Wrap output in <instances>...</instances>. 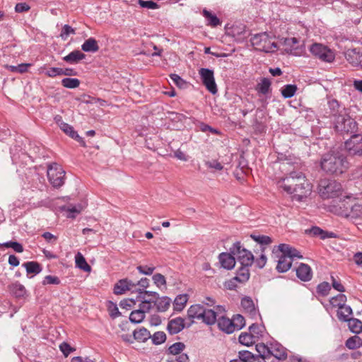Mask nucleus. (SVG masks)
Masks as SVG:
<instances>
[{"instance_id":"obj_37","label":"nucleus","mask_w":362,"mask_h":362,"mask_svg":"<svg viewBox=\"0 0 362 362\" xmlns=\"http://www.w3.org/2000/svg\"><path fill=\"white\" fill-rule=\"evenodd\" d=\"M188 300L187 295H178L173 303V308L175 311H182Z\"/></svg>"},{"instance_id":"obj_57","label":"nucleus","mask_w":362,"mask_h":362,"mask_svg":"<svg viewBox=\"0 0 362 362\" xmlns=\"http://www.w3.org/2000/svg\"><path fill=\"white\" fill-rule=\"evenodd\" d=\"M59 349L65 357H67L71 352L76 350L75 348L71 347L69 344L65 341L59 345Z\"/></svg>"},{"instance_id":"obj_56","label":"nucleus","mask_w":362,"mask_h":362,"mask_svg":"<svg viewBox=\"0 0 362 362\" xmlns=\"http://www.w3.org/2000/svg\"><path fill=\"white\" fill-rule=\"evenodd\" d=\"M46 74L50 77H54L58 75H69L70 76L71 74L64 72V70L61 68L53 67V68L49 69L47 71Z\"/></svg>"},{"instance_id":"obj_17","label":"nucleus","mask_w":362,"mask_h":362,"mask_svg":"<svg viewBox=\"0 0 362 362\" xmlns=\"http://www.w3.org/2000/svg\"><path fill=\"white\" fill-rule=\"evenodd\" d=\"M349 200H340L339 202L331 204L328 206L329 211L335 215L345 217L347 215V209L349 205Z\"/></svg>"},{"instance_id":"obj_9","label":"nucleus","mask_w":362,"mask_h":362,"mask_svg":"<svg viewBox=\"0 0 362 362\" xmlns=\"http://www.w3.org/2000/svg\"><path fill=\"white\" fill-rule=\"evenodd\" d=\"M285 52L294 56H302L305 52L303 41L297 37H287L284 41Z\"/></svg>"},{"instance_id":"obj_50","label":"nucleus","mask_w":362,"mask_h":362,"mask_svg":"<svg viewBox=\"0 0 362 362\" xmlns=\"http://www.w3.org/2000/svg\"><path fill=\"white\" fill-rule=\"evenodd\" d=\"M198 127L199 130L202 131V132H209L211 134L214 135H220L221 134L219 129L214 128L204 122H200L199 124L198 125Z\"/></svg>"},{"instance_id":"obj_64","label":"nucleus","mask_w":362,"mask_h":362,"mask_svg":"<svg viewBox=\"0 0 362 362\" xmlns=\"http://www.w3.org/2000/svg\"><path fill=\"white\" fill-rule=\"evenodd\" d=\"M138 2H139V4L142 8H150V9H156V8H158V4L153 1L139 0Z\"/></svg>"},{"instance_id":"obj_8","label":"nucleus","mask_w":362,"mask_h":362,"mask_svg":"<svg viewBox=\"0 0 362 362\" xmlns=\"http://www.w3.org/2000/svg\"><path fill=\"white\" fill-rule=\"evenodd\" d=\"M310 53L322 62L332 63L334 61L335 53L327 46L315 42L309 48Z\"/></svg>"},{"instance_id":"obj_38","label":"nucleus","mask_w":362,"mask_h":362,"mask_svg":"<svg viewBox=\"0 0 362 362\" xmlns=\"http://www.w3.org/2000/svg\"><path fill=\"white\" fill-rule=\"evenodd\" d=\"M84 52H97L99 49L97 41L94 38H89L86 40L81 46Z\"/></svg>"},{"instance_id":"obj_18","label":"nucleus","mask_w":362,"mask_h":362,"mask_svg":"<svg viewBox=\"0 0 362 362\" xmlns=\"http://www.w3.org/2000/svg\"><path fill=\"white\" fill-rule=\"evenodd\" d=\"M297 277L303 281H309L313 277V271L311 267L305 263H300L296 269Z\"/></svg>"},{"instance_id":"obj_52","label":"nucleus","mask_w":362,"mask_h":362,"mask_svg":"<svg viewBox=\"0 0 362 362\" xmlns=\"http://www.w3.org/2000/svg\"><path fill=\"white\" fill-rule=\"evenodd\" d=\"M331 286L328 282L323 281L317 286V292L322 296H326L329 294Z\"/></svg>"},{"instance_id":"obj_61","label":"nucleus","mask_w":362,"mask_h":362,"mask_svg":"<svg viewBox=\"0 0 362 362\" xmlns=\"http://www.w3.org/2000/svg\"><path fill=\"white\" fill-rule=\"evenodd\" d=\"M136 305V300L133 298L124 299L120 301L119 305L122 308L129 310Z\"/></svg>"},{"instance_id":"obj_42","label":"nucleus","mask_w":362,"mask_h":362,"mask_svg":"<svg viewBox=\"0 0 362 362\" xmlns=\"http://www.w3.org/2000/svg\"><path fill=\"white\" fill-rule=\"evenodd\" d=\"M127 279L119 280L114 286L113 292L115 295H122L127 291H129V287L127 284Z\"/></svg>"},{"instance_id":"obj_31","label":"nucleus","mask_w":362,"mask_h":362,"mask_svg":"<svg viewBox=\"0 0 362 362\" xmlns=\"http://www.w3.org/2000/svg\"><path fill=\"white\" fill-rule=\"evenodd\" d=\"M353 312L352 309L349 305H345L341 308H339L337 310V317L340 321L347 322L351 317Z\"/></svg>"},{"instance_id":"obj_40","label":"nucleus","mask_w":362,"mask_h":362,"mask_svg":"<svg viewBox=\"0 0 362 362\" xmlns=\"http://www.w3.org/2000/svg\"><path fill=\"white\" fill-rule=\"evenodd\" d=\"M346 322L351 332L359 334L362 332V322L360 320L352 317Z\"/></svg>"},{"instance_id":"obj_58","label":"nucleus","mask_w":362,"mask_h":362,"mask_svg":"<svg viewBox=\"0 0 362 362\" xmlns=\"http://www.w3.org/2000/svg\"><path fill=\"white\" fill-rule=\"evenodd\" d=\"M152 279L153 283L158 286L160 287L161 286L166 285V280L165 276L161 274H156L153 276Z\"/></svg>"},{"instance_id":"obj_44","label":"nucleus","mask_w":362,"mask_h":362,"mask_svg":"<svg viewBox=\"0 0 362 362\" xmlns=\"http://www.w3.org/2000/svg\"><path fill=\"white\" fill-rule=\"evenodd\" d=\"M346 296L344 294L339 293L336 296L332 297L329 300V303L333 307H338L339 308L346 305L345 302L346 301Z\"/></svg>"},{"instance_id":"obj_32","label":"nucleus","mask_w":362,"mask_h":362,"mask_svg":"<svg viewBox=\"0 0 362 362\" xmlns=\"http://www.w3.org/2000/svg\"><path fill=\"white\" fill-rule=\"evenodd\" d=\"M133 337L136 341L145 342L151 338V333L146 328L141 327L133 332Z\"/></svg>"},{"instance_id":"obj_51","label":"nucleus","mask_w":362,"mask_h":362,"mask_svg":"<svg viewBox=\"0 0 362 362\" xmlns=\"http://www.w3.org/2000/svg\"><path fill=\"white\" fill-rule=\"evenodd\" d=\"M62 85L67 88H76L80 84L78 78H65L62 81Z\"/></svg>"},{"instance_id":"obj_11","label":"nucleus","mask_w":362,"mask_h":362,"mask_svg":"<svg viewBox=\"0 0 362 362\" xmlns=\"http://www.w3.org/2000/svg\"><path fill=\"white\" fill-rule=\"evenodd\" d=\"M54 120L63 132L78 141L82 146H86L83 139L78 134L72 126L63 121L62 116L56 115Z\"/></svg>"},{"instance_id":"obj_62","label":"nucleus","mask_w":362,"mask_h":362,"mask_svg":"<svg viewBox=\"0 0 362 362\" xmlns=\"http://www.w3.org/2000/svg\"><path fill=\"white\" fill-rule=\"evenodd\" d=\"M71 34H75V30L69 25H64L60 35L62 38L66 40Z\"/></svg>"},{"instance_id":"obj_12","label":"nucleus","mask_w":362,"mask_h":362,"mask_svg":"<svg viewBox=\"0 0 362 362\" xmlns=\"http://www.w3.org/2000/svg\"><path fill=\"white\" fill-rule=\"evenodd\" d=\"M345 148L349 154L362 156V135L354 134L345 142Z\"/></svg>"},{"instance_id":"obj_43","label":"nucleus","mask_w":362,"mask_h":362,"mask_svg":"<svg viewBox=\"0 0 362 362\" xmlns=\"http://www.w3.org/2000/svg\"><path fill=\"white\" fill-rule=\"evenodd\" d=\"M329 109L330 110V114L335 118L340 114V105L339 102L335 99H330L327 101Z\"/></svg>"},{"instance_id":"obj_4","label":"nucleus","mask_w":362,"mask_h":362,"mask_svg":"<svg viewBox=\"0 0 362 362\" xmlns=\"http://www.w3.org/2000/svg\"><path fill=\"white\" fill-rule=\"evenodd\" d=\"M318 190L322 199H332L341 194V185L334 180L322 179L320 181Z\"/></svg>"},{"instance_id":"obj_10","label":"nucleus","mask_w":362,"mask_h":362,"mask_svg":"<svg viewBox=\"0 0 362 362\" xmlns=\"http://www.w3.org/2000/svg\"><path fill=\"white\" fill-rule=\"evenodd\" d=\"M230 253L240 263L239 268H249V251L243 247L240 242H236L230 248Z\"/></svg>"},{"instance_id":"obj_5","label":"nucleus","mask_w":362,"mask_h":362,"mask_svg":"<svg viewBox=\"0 0 362 362\" xmlns=\"http://www.w3.org/2000/svg\"><path fill=\"white\" fill-rule=\"evenodd\" d=\"M250 44L254 49L264 52H274L277 49L276 44L266 33L255 35L250 39Z\"/></svg>"},{"instance_id":"obj_1","label":"nucleus","mask_w":362,"mask_h":362,"mask_svg":"<svg viewBox=\"0 0 362 362\" xmlns=\"http://www.w3.org/2000/svg\"><path fill=\"white\" fill-rule=\"evenodd\" d=\"M279 184L285 192L293 194V199L298 202H302L312 192V185L302 171H291Z\"/></svg>"},{"instance_id":"obj_33","label":"nucleus","mask_w":362,"mask_h":362,"mask_svg":"<svg viewBox=\"0 0 362 362\" xmlns=\"http://www.w3.org/2000/svg\"><path fill=\"white\" fill-rule=\"evenodd\" d=\"M257 256L259 257L255 259L254 255L250 252V266L252 264H254L257 268L262 269L266 264L267 257L264 252H259V254L257 255Z\"/></svg>"},{"instance_id":"obj_15","label":"nucleus","mask_w":362,"mask_h":362,"mask_svg":"<svg viewBox=\"0 0 362 362\" xmlns=\"http://www.w3.org/2000/svg\"><path fill=\"white\" fill-rule=\"evenodd\" d=\"M249 279V268H238L236 276L230 279L226 284L229 290H233L236 288V282L245 283Z\"/></svg>"},{"instance_id":"obj_20","label":"nucleus","mask_w":362,"mask_h":362,"mask_svg":"<svg viewBox=\"0 0 362 362\" xmlns=\"http://www.w3.org/2000/svg\"><path fill=\"white\" fill-rule=\"evenodd\" d=\"M248 170L249 168L247 166V160H245L243 156H241L238 167L234 173L236 179L240 182H245L247 180L246 177L247 176Z\"/></svg>"},{"instance_id":"obj_29","label":"nucleus","mask_w":362,"mask_h":362,"mask_svg":"<svg viewBox=\"0 0 362 362\" xmlns=\"http://www.w3.org/2000/svg\"><path fill=\"white\" fill-rule=\"evenodd\" d=\"M153 303L158 312H165L169 308L171 299L168 296H163L155 300H153Z\"/></svg>"},{"instance_id":"obj_19","label":"nucleus","mask_w":362,"mask_h":362,"mask_svg":"<svg viewBox=\"0 0 362 362\" xmlns=\"http://www.w3.org/2000/svg\"><path fill=\"white\" fill-rule=\"evenodd\" d=\"M185 327L184 319L177 317L168 321L167 330L170 334L173 335L181 332Z\"/></svg>"},{"instance_id":"obj_24","label":"nucleus","mask_w":362,"mask_h":362,"mask_svg":"<svg viewBox=\"0 0 362 362\" xmlns=\"http://www.w3.org/2000/svg\"><path fill=\"white\" fill-rule=\"evenodd\" d=\"M218 259L221 267L228 270L232 269L235 265V257L231 253L222 252Z\"/></svg>"},{"instance_id":"obj_27","label":"nucleus","mask_w":362,"mask_h":362,"mask_svg":"<svg viewBox=\"0 0 362 362\" xmlns=\"http://www.w3.org/2000/svg\"><path fill=\"white\" fill-rule=\"evenodd\" d=\"M204 313V307L198 304L191 305L187 310V315L190 319L201 320Z\"/></svg>"},{"instance_id":"obj_35","label":"nucleus","mask_w":362,"mask_h":362,"mask_svg":"<svg viewBox=\"0 0 362 362\" xmlns=\"http://www.w3.org/2000/svg\"><path fill=\"white\" fill-rule=\"evenodd\" d=\"M85 58V54L81 51L75 50L64 57V60L70 64H76Z\"/></svg>"},{"instance_id":"obj_39","label":"nucleus","mask_w":362,"mask_h":362,"mask_svg":"<svg viewBox=\"0 0 362 362\" xmlns=\"http://www.w3.org/2000/svg\"><path fill=\"white\" fill-rule=\"evenodd\" d=\"M145 318V314L141 310L137 309L131 312L129 315V321L133 324H139Z\"/></svg>"},{"instance_id":"obj_36","label":"nucleus","mask_w":362,"mask_h":362,"mask_svg":"<svg viewBox=\"0 0 362 362\" xmlns=\"http://www.w3.org/2000/svg\"><path fill=\"white\" fill-rule=\"evenodd\" d=\"M75 262L76 267L84 272H90L91 270V267L87 263L85 257L79 252L75 256Z\"/></svg>"},{"instance_id":"obj_26","label":"nucleus","mask_w":362,"mask_h":362,"mask_svg":"<svg viewBox=\"0 0 362 362\" xmlns=\"http://www.w3.org/2000/svg\"><path fill=\"white\" fill-rule=\"evenodd\" d=\"M10 293L16 298H23L26 295V289L25 286L16 281L8 286Z\"/></svg>"},{"instance_id":"obj_7","label":"nucleus","mask_w":362,"mask_h":362,"mask_svg":"<svg viewBox=\"0 0 362 362\" xmlns=\"http://www.w3.org/2000/svg\"><path fill=\"white\" fill-rule=\"evenodd\" d=\"M47 174L49 182L54 187L59 188L64 184L65 171L57 163L48 165Z\"/></svg>"},{"instance_id":"obj_63","label":"nucleus","mask_w":362,"mask_h":362,"mask_svg":"<svg viewBox=\"0 0 362 362\" xmlns=\"http://www.w3.org/2000/svg\"><path fill=\"white\" fill-rule=\"evenodd\" d=\"M60 279L56 276L47 275L45 277L42 284H55L58 285L60 284Z\"/></svg>"},{"instance_id":"obj_55","label":"nucleus","mask_w":362,"mask_h":362,"mask_svg":"<svg viewBox=\"0 0 362 362\" xmlns=\"http://www.w3.org/2000/svg\"><path fill=\"white\" fill-rule=\"evenodd\" d=\"M31 66V64H21L18 66H10V70L12 72H17V73H25L28 71V69Z\"/></svg>"},{"instance_id":"obj_22","label":"nucleus","mask_w":362,"mask_h":362,"mask_svg":"<svg viewBox=\"0 0 362 362\" xmlns=\"http://www.w3.org/2000/svg\"><path fill=\"white\" fill-rule=\"evenodd\" d=\"M269 356H273L274 358L278 359H286L287 352L286 349L284 348L279 343H274L271 344V347L269 348Z\"/></svg>"},{"instance_id":"obj_3","label":"nucleus","mask_w":362,"mask_h":362,"mask_svg":"<svg viewBox=\"0 0 362 362\" xmlns=\"http://www.w3.org/2000/svg\"><path fill=\"white\" fill-rule=\"evenodd\" d=\"M255 320V322H250V349L255 348L258 341L266 334V329L262 324V317L259 311L255 308V304L250 298V320Z\"/></svg>"},{"instance_id":"obj_30","label":"nucleus","mask_w":362,"mask_h":362,"mask_svg":"<svg viewBox=\"0 0 362 362\" xmlns=\"http://www.w3.org/2000/svg\"><path fill=\"white\" fill-rule=\"evenodd\" d=\"M216 313L214 309H206L204 308V313L201 320L208 325H214L218 320Z\"/></svg>"},{"instance_id":"obj_34","label":"nucleus","mask_w":362,"mask_h":362,"mask_svg":"<svg viewBox=\"0 0 362 362\" xmlns=\"http://www.w3.org/2000/svg\"><path fill=\"white\" fill-rule=\"evenodd\" d=\"M23 267L25 268L28 274H33L35 275L38 274L42 270L40 264L34 261L25 262L23 264Z\"/></svg>"},{"instance_id":"obj_41","label":"nucleus","mask_w":362,"mask_h":362,"mask_svg":"<svg viewBox=\"0 0 362 362\" xmlns=\"http://www.w3.org/2000/svg\"><path fill=\"white\" fill-rule=\"evenodd\" d=\"M203 16L208 21V25L211 27H216L218 25H221V21L216 17V16L213 15L210 11L206 9H204L202 11Z\"/></svg>"},{"instance_id":"obj_28","label":"nucleus","mask_w":362,"mask_h":362,"mask_svg":"<svg viewBox=\"0 0 362 362\" xmlns=\"http://www.w3.org/2000/svg\"><path fill=\"white\" fill-rule=\"evenodd\" d=\"M291 265L292 259H288V257L279 256L276 269L279 273H284L291 269Z\"/></svg>"},{"instance_id":"obj_48","label":"nucleus","mask_w":362,"mask_h":362,"mask_svg":"<svg viewBox=\"0 0 362 362\" xmlns=\"http://www.w3.org/2000/svg\"><path fill=\"white\" fill-rule=\"evenodd\" d=\"M107 307L111 318L115 319L122 315L119 311L117 304L112 301H108Z\"/></svg>"},{"instance_id":"obj_25","label":"nucleus","mask_w":362,"mask_h":362,"mask_svg":"<svg viewBox=\"0 0 362 362\" xmlns=\"http://www.w3.org/2000/svg\"><path fill=\"white\" fill-rule=\"evenodd\" d=\"M362 52L359 49H349L345 53L346 60L353 66H359Z\"/></svg>"},{"instance_id":"obj_2","label":"nucleus","mask_w":362,"mask_h":362,"mask_svg":"<svg viewBox=\"0 0 362 362\" xmlns=\"http://www.w3.org/2000/svg\"><path fill=\"white\" fill-rule=\"evenodd\" d=\"M320 167L325 173L337 175L347 170L349 163L344 154L338 151H332L322 156Z\"/></svg>"},{"instance_id":"obj_13","label":"nucleus","mask_w":362,"mask_h":362,"mask_svg":"<svg viewBox=\"0 0 362 362\" xmlns=\"http://www.w3.org/2000/svg\"><path fill=\"white\" fill-rule=\"evenodd\" d=\"M250 238L255 244V247L258 246V249H254V253L256 255H258L259 252H264L267 247L272 243L271 237L255 232L250 234Z\"/></svg>"},{"instance_id":"obj_23","label":"nucleus","mask_w":362,"mask_h":362,"mask_svg":"<svg viewBox=\"0 0 362 362\" xmlns=\"http://www.w3.org/2000/svg\"><path fill=\"white\" fill-rule=\"evenodd\" d=\"M217 325L218 329L226 334L234 332V325L232 320L224 315H221L218 318Z\"/></svg>"},{"instance_id":"obj_47","label":"nucleus","mask_w":362,"mask_h":362,"mask_svg":"<svg viewBox=\"0 0 362 362\" xmlns=\"http://www.w3.org/2000/svg\"><path fill=\"white\" fill-rule=\"evenodd\" d=\"M0 247H4L6 248H12L15 252H23V245L16 241H8L6 243H4L2 244H0Z\"/></svg>"},{"instance_id":"obj_16","label":"nucleus","mask_w":362,"mask_h":362,"mask_svg":"<svg viewBox=\"0 0 362 362\" xmlns=\"http://www.w3.org/2000/svg\"><path fill=\"white\" fill-rule=\"evenodd\" d=\"M203 83L208 90H216V85L214 77V71L209 69L202 68L199 70Z\"/></svg>"},{"instance_id":"obj_59","label":"nucleus","mask_w":362,"mask_h":362,"mask_svg":"<svg viewBox=\"0 0 362 362\" xmlns=\"http://www.w3.org/2000/svg\"><path fill=\"white\" fill-rule=\"evenodd\" d=\"M153 299L142 300V303L139 305V310L144 312V314L148 313L152 308Z\"/></svg>"},{"instance_id":"obj_6","label":"nucleus","mask_w":362,"mask_h":362,"mask_svg":"<svg viewBox=\"0 0 362 362\" xmlns=\"http://www.w3.org/2000/svg\"><path fill=\"white\" fill-rule=\"evenodd\" d=\"M334 122L335 130L342 135L354 134L358 129L356 122L346 114L339 115Z\"/></svg>"},{"instance_id":"obj_53","label":"nucleus","mask_w":362,"mask_h":362,"mask_svg":"<svg viewBox=\"0 0 362 362\" xmlns=\"http://www.w3.org/2000/svg\"><path fill=\"white\" fill-rule=\"evenodd\" d=\"M171 80L177 86L178 88L185 89L187 88V83L185 82L180 76L177 74H171L170 76Z\"/></svg>"},{"instance_id":"obj_46","label":"nucleus","mask_w":362,"mask_h":362,"mask_svg":"<svg viewBox=\"0 0 362 362\" xmlns=\"http://www.w3.org/2000/svg\"><path fill=\"white\" fill-rule=\"evenodd\" d=\"M231 320L234 325V332L241 329L245 325L244 317L239 314L234 315Z\"/></svg>"},{"instance_id":"obj_54","label":"nucleus","mask_w":362,"mask_h":362,"mask_svg":"<svg viewBox=\"0 0 362 362\" xmlns=\"http://www.w3.org/2000/svg\"><path fill=\"white\" fill-rule=\"evenodd\" d=\"M136 269L141 274L151 275L153 273L156 267L153 265H139L136 267Z\"/></svg>"},{"instance_id":"obj_49","label":"nucleus","mask_w":362,"mask_h":362,"mask_svg":"<svg viewBox=\"0 0 362 362\" xmlns=\"http://www.w3.org/2000/svg\"><path fill=\"white\" fill-rule=\"evenodd\" d=\"M185 345L184 343L175 342L168 348V352L170 354L178 355L185 349Z\"/></svg>"},{"instance_id":"obj_21","label":"nucleus","mask_w":362,"mask_h":362,"mask_svg":"<svg viewBox=\"0 0 362 362\" xmlns=\"http://www.w3.org/2000/svg\"><path fill=\"white\" fill-rule=\"evenodd\" d=\"M362 216V204L349 199L346 218L356 219Z\"/></svg>"},{"instance_id":"obj_14","label":"nucleus","mask_w":362,"mask_h":362,"mask_svg":"<svg viewBox=\"0 0 362 362\" xmlns=\"http://www.w3.org/2000/svg\"><path fill=\"white\" fill-rule=\"evenodd\" d=\"M255 353L250 351V362H266L265 359L269 357V347L264 343L255 345Z\"/></svg>"},{"instance_id":"obj_60","label":"nucleus","mask_w":362,"mask_h":362,"mask_svg":"<svg viewBox=\"0 0 362 362\" xmlns=\"http://www.w3.org/2000/svg\"><path fill=\"white\" fill-rule=\"evenodd\" d=\"M358 337H349L345 342L346 346L349 349H355L358 346Z\"/></svg>"},{"instance_id":"obj_45","label":"nucleus","mask_w":362,"mask_h":362,"mask_svg":"<svg viewBox=\"0 0 362 362\" xmlns=\"http://www.w3.org/2000/svg\"><path fill=\"white\" fill-rule=\"evenodd\" d=\"M152 343L155 345H160L166 340V334L164 332H156L152 336L151 335Z\"/></svg>"}]
</instances>
